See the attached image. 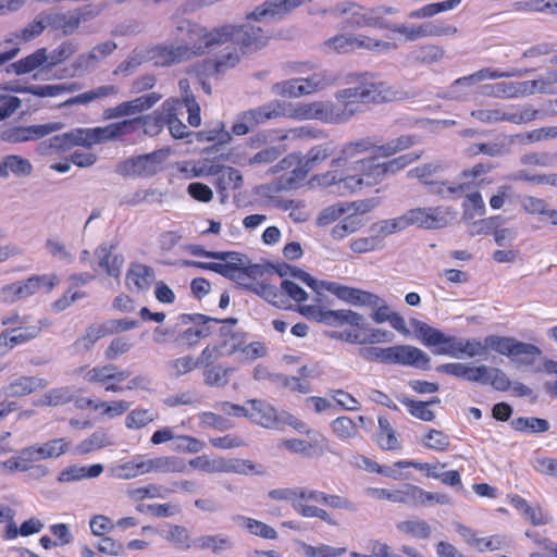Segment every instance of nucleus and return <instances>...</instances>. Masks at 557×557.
I'll list each match as a JSON object with an SVG mask.
<instances>
[{
    "label": "nucleus",
    "mask_w": 557,
    "mask_h": 557,
    "mask_svg": "<svg viewBox=\"0 0 557 557\" xmlns=\"http://www.w3.org/2000/svg\"><path fill=\"white\" fill-rule=\"evenodd\" d=\"M199 469L203 472H234L239 474H263L264 468L248 459L224 458L221 455H199L186 463L177 455L160 456L144 460L140 457L131 460H121L108 467L109 476L119 480H131L148 472H188Z\"/></svg>",
    "instance_id": "nucleus-1"
},
{
    "label": "nucleus",
    "mask_w": 557,
    "mask_h": 557,
    "mask_svg": "<svg viewBox=\"0 0 557 557\" xmlns=\"http://www.w3.org/2000/svg\"><path fill=\"white\" fill-rule=\"evenodd\" d=\"M423 151L409 152L384 162H375L374 158H363L356 162L355 174L344 175L337 169H332L312 176L311 184L321 187L337 185L341 194H351L363 187H374L382 184L413 162L418 161Z\"/></svg>",
    "instance_id": "nucleus-2"
},
{
    "label": "nucleus",
    "mask_w": 557,
    "mask_h": 557,
    "mask_svg": "<svg viewBox=\"0 0 557 557\" xmlns=\"http://www.w3.org/2000/svg\"><path fill=\"white\" fill-rule=\"evenodd\" d=\"M226 29L222 25L208 28L188 20L180 21L175 33L180 44L157 46L152 58L157 64L165 66L201 57L225 45Z\"/></svg>",
    "instance_id": "nucleus-3"
},
{
    "label": "nucleus",
    "mask_w": 557,
    "mask_h": 557,
    "mask_svg": "<svg viewBox=\"0 0 557 557\" xmlns=\"http://www.w3.org/2000/svg\"><path fill=\"white\" fill-rule=\"evenodd\" d=\"M222 28H227L225 44L231 42L234 46L232 48L226 47L216 53L213 59L206 62L215 75L224 74L236 67L243 55L261 50L269 44L270 37L258 26L223 24Z\"/></svg>",
    "instance_id": "nucleus-4"
},
{
    "label": "nucleus",
    "mask_w": 557,
    "mask_h": 557,
    "mask_svg": "<svg viewBox=\"0 0 557 557\" xmlns=\"http://www.w3.org/2000/svg\"><path fill=\"white\" fill-rule=\"evenodd\" d=\"M396 91L384 82L369 79V74L358 75L356 87L344 88L335 94L336 102H331V109L336 124L349 121L360 109V104L384 103L393 101Z\"/></svg>",
    "instance_id": "nucleus-5"
},
{
    "label": "nucleus",
    "mask_w": 557,
    "mask_h": 557,
    "mask_svg": "<svg viewBox=\"0 0 557 557\" xmlns=\"http://www.w3.org/2000/svg\"><path fill=\"white\" fill-rule=\"evenodd\" d=\"M336 150L333 140H329L311 147L306 156L289 153L278 161L277 171H285V186L287 188H297L307 177L309 172L331 158Z\"/></svg>",
    "instance_id": "nucleus-6"
},
{
    "label": "nucleus",
    "mask_w": 557,
    "mask_h": 557,
    "mask_svg": "<svg viewBox=\"0 0 557 557\" xmlns=\"http://www.w3.org/2000/svg\"><path fill=\"white\" fill-rule=\"evenodd\" d=\"M301 314L306 318L324 323L330 326H343L348 324L354 329L334 332L333 337L351 344H361L362 333L359 327L362 323V315L351 310H327L320 306H302Z\"/></svg>",
    "instance_id": "nucleus-7"
},
{
    "label": "nucleus",
    "mask_w": 557,
    "mask_h": 557,
    "mask_svg": "<svg viewBox=\"0 0 557 557\" xmlns=\"http://www.w3.org/2000/svg\"><path fill=\"white\" fill-rule=\"evenodd\" d=\"M321 287L338 299L360 307H368L373 310L372 319L376 323L387 321L393 311L380 296L356 287L346 286L337 282L322 281Z\"/></svg>",
    "instance_id": "nucleus-8"
},
{
    "label": "nucleus",
    "mask_w": 557,
    "mask_h": 557,
    "mask_svg": "<svg viewBox=\"0 0 557 557\" xmlns=\"http://www.w3.org/2000/svg\"><path fill=\"white\" fill-rule=\"evenodd\" d=\"M395 10L391 7H377L366 9L355 2H343L337 4L332 13L336 17H341L342 28H389L384 16L393 14Z\"/></svg>",
    "instance_id": "nucleus-9"
},
{
    "label": "nucleus",
    "mask_w": 557,
    "mask_h": 557,
    "mask_svg": "<svg viewBox=\"0 0 557 557\" xmlns=\"http://www.w3.org/2000/svg\"><path fill=\"white\" fill-rule=\"evenodd\" d=\"M273 276L263 265L244 264L238 271L227 278L235 282L238 286L251 290L264 298L270 304L278 307L282 302V295L277 287L271 284Z\"/></svg>",
    "instance_id": "nucleus-10"
},
{
    "label": "nucleus",
    "mask_w": 557,
    "mask_h": 557,
    "mask_svg": "<svg viewBox=\"0 0 557 557\" xmlns=\"http://www.w3.org/2000/svg\"><path fill=\"white\" fill-rule=\"evenodd\" d=\"M491 163H476L469 169H465L460 173L462 180L459 184L454 183H440L435 184L433 191L442 197H451L457 199L465 195L466 191L476 190L493 183V178L487 176L492 171Z\"/></svg>",
    "instance_id": "nucleus-11"
},
{
    "label": "nucleus",
    "mask_w": 557,
    "mask_h": 557,
    "mask_svg": "<svg viewBox=\"0 0 557 557\" xmlns=\"http://www.w3.org/2000/svg\"><path fill=\"white\" fill-rule=\"evenodd\" d=\"M59 282L60 278L55 273L34 274L25 280L4 285L1 288L2 300L13 304L39 293L49 294Z\"/></svg>",
    "instance_id": "nucleus-12"
},
{
    "label": "nucleus",
    "mask_w": 557,
    "mask_h": 557,
    "mask_svg": "<svg viewBox=\"0 0 557 557\" xmlns=\"http://www.w3.org/2000/svg\"><path fill=\"white\" fill-rule=\"evenodd\" d=\"M177 320L182 325H195V327L184 330L175 337V342L181 343L187 348L196 346L201 338L212 335L214 332L213 325H219L220 323H237V320L234 318L219 320L202 313H182L178 315Z\"/></svg>",
    "instance_id": "nucleus-13"
},
{
    "label": "nucleus",
    "mask_w": 557,
    "mask_h": 557,
    "mask_svg": "<svg viewBox=\"0 0 557 557\" xmlns=\"http://www.w3.org/2000/svg\"><path fill=\"white\" fill-rule=\"evenodd\" d=\"M129 376V372L125 370H119V368L112 363L96 366L92 368H86L84 374L85 381L92 384H101L104 386L106 392L119 393L124 389H134L141 385L143 379L136 376L132 379L126 386L122 383Z\"/></svg>",
    "instance_id": "nucleus-14"
},
{
    "label": "nucleus",
    "mask_w": 557,
    "mask_h": 557,
    "mask_svg": "<svg viewBox=\"0 0 557 557\" xmlns=\"http://www.w3.org/2000/svg\"><path fill=\"white\" fill-rule=\"evenodd\" d=\"M471 116L475 120L485 123L493 124L498 122H509L512 124H527L536 120L537 112L535 108L530 104L527 106H507V107H494L478 109L471 112Z\"/></svg>",
    "instance_id": "nucleus-15"
},
{
    "label": "nucleus",
    "mask_w": 557,
    "mask_h": 557,
    "mask_svg": "<svg viewBox=\"0 0 557 557\" xmlns=\"http://www.w3.org/2000/svg\"><path fill=\"white\" fill-rule=\"evenodd\" d=\"M169 150L127 158L116 164V173L125 177H150L163 169Z\"/></svg>",
    "instance_id": "nucleus-16"
},
{
    "label": "nucleus",
    "mask_w": 557,
    "mask_h": 557,
    "mask_svg": "<svg viewBox=\"0 0 557 557\" xmlns=\"http://www.w3.org/2000/svg\"><path fill=\"white\" fill-rule=\"evenodd\" d=\"M91 148L92 139L89 128H75L66 133L54 135L39 145V150L45 154H60L73 147Z\"/></svg>",
    "instance_id": "nucleus-17"
},
{
    "label": "nucleus",
    "mask_w": 557,
    "mask_h": 557,
    "mask_svg": "<svg viewBox=\"0 0 557 557\" xmlns=\"http://www.w3.org/2000/svg\"><path fill=\"white\" fill-rule=\"evenodd\" d=\"M221 356L216 347H205L200 352V368L203 369V382L211 387H224L234 372L233 367L218 363Z\"/></svg>",
    "instance_id": "nucleus-18"
},
{
    "label": "nucleus",
    "mask_w": 557,
    "mask_h": 557,
    "mask_svg": "<svg viewBox=\"0 0 557 557\" xmlns=\"http://www.w3.org/2000/svg\"><path fill=\"white\" fill-rule=\"evenodd\" d=\"M419 335L425 346L433 348V354L459 357L461 337L446 335L428 324L421 325Z\"/></svg>",
    "instance_id": "nucleus-19"
},
{
    "label": "nucleus",
    "mask_w": 557,
    "mask_h": 557,
    "mask_svg": "<svg viewBox=\"0 0 557 557\" xmlns=\"http://www.w3.org/2000/svg\"><path fill=\"white\" fill-rule=\"evenodd\" d=\"M211 259H218L222 262H199L186 261V264L213 271L224 277L232 276L233 273L238 271L244 264L249 263L246 255L237 251H215V255H210Z\"/></svg>",
    "instance_id": "nucleus-20"
},
{
    "label": "nucleus",
    "mask_w": 557,
    "mask_h": 557,
    "mask_svg": "<svg viewBox=\"0 0 557 557\" xmlns=\"http://www.w3.org/2000/svg\"><path fill=\"white\" fill-rule=\"evenodd\" d=\"M61 127L59 123H49L41 125H11L0 129V139L10 144H18L32 140H38L45 136L58 131Z\"/></svg>",
    "instance_id": "nucleus-21"
},
{
    "label": "nucleus",
    "mask_w": 557,
    "mask_h": 557,
    "mask_svg": "<svg viewBox=\"0 0 557 557\" xmlns=\"http://www.w3.org/2000/svg\"><path fill=\"white\" fill-rule=\"evenodd\" d=\"M408 225H418L426 230L442 228L453 218V212L445 207L416 208L406 212Z\"/></svg>",
    "instance_id": "nucleus-22"
},
{
    "label": "nucleus",
    "mask_w": 557,
    "mask_h": 557,
    "mask_svg": "<svg viewBox=\"0 0 557 557\" xmlns=\"http://www.w3.org/2000/svg\"><path fill=\"white\" fill-rule=\"evenodd\" d=\"M162 99V95L156 91L139 96L135 99L123 101L115 107L108 108L103 111L106 120H117L124 116L140 114L151 109Z\"/></svg>",
    "instance_id": "nucleus-23"
},
{
    "label": "nucleus",
    "mask_w": 557,
    "mask_h": 557,
    "mask_svg": "<svg viewBox=\"0 0 557 557\" xmlns=\"http://www.w3.org/2000/svg\"><path fill=\"white\" fill-rule=\"evenodd\" d=\"M89 129L92 146L111 140H124L137 132L136 116Z\"/></svg>",
    "instance_id": "nucleus-24"
},
{
    "label": "nucleus",
    "mask_w": 557,
    "mask_h": 557,
    "mask_svg": "<svg viewBox=\"0 0 557 557\" xmlns=\"http://www.w3.org/2000/svg\"><path fill=\"white\" fill-rule=\"evenodd\" d=\"M331 108V101L297 103L289 110L288 116L298 121L318 120L327 124H336Z\"/></svg>",
    "instance_id": "nucleus-25"
},
{
    "label": "nucleus",
    "mask_w": 557,
    "mask_h": 557,
    "mask_svg": "<svg viewBox=\"0 0 557 557\" xmlns=\"http://www.w3.org/2000/svg\"><path fill=\"white\" fill-rule=\"evenodd\" d=\"M389 364L428 370L430 368V357L418 347L395 345L391 346Z\"/></svg>",
    "instance_id": "nucleus-26"
},
{
    "label": "nucleus",
    "mask_w": 557,
    "mask_h": 557,
    "mask_svg": "<svg viewBox=\"0 0 557 557\" xmlns=\"http://www.w3.org/2000/svg\"><path fill=\"white\" fill-rule=\"evenodd\" d=\"M95 278L90 273L71 274L67 278L69 288L51 304V310L55 313L67 309L73 302L86 298L87 293L79 290V287L88 284Z\"/></svg>",
    "instance_id": "nucleus-27"
},
{
    "label": "nucleus",
    "mask_w": 557,
    "mask_h": 557,
    "mask_svg": "<svg viewBox=\"0 0 557 557\" xmlns=\"http://www.w3.org/2000/svg\"><path fill=\"white\" fill-rule=\"evenodd\" d=\"M150 442L154 445L170 443L171 448L176 453H199L202 449L201 442L187 435H176L169 426L156 431Z\"/></svg>",
    "instance_id": "nucleus-28"
},
{
    "label": "nucleus",
    "mask_w": 557,
    "mask_h": 557,
    "mask_svg": "<svg viewBox=\"0 0 557 557\" xmlns=\"http://www.w3.org/2000/svg\"><path fill=\"white\" fill-rule=\"evenodd\" d=\"M305 0H265L247 14V20L261 21L268 17H283L300 7Z\"/></svg>",
    "instance_id": "nucleus-29"
},
{
    "label": "nucleus",
    "mask_w": 557,
    "mask_h": 557,
    "mask_svg": "<svg viewBox=\"0 0 557 557\" xmlns=\"http://www.w3.org/2000/svg\"><path fill=\"white\" fill-rule=\"evenodd\" d=\"M327 446L329 441L323 434L315 430H307L305 438L285 440L278 445V448L292 453H321L327 449Z\"/></svg>",
    "instance_id": "nucleus-30"
},
{
    "label": "nucleus",
    "mask_w": 557,
    "mask_h": 557,
    "mask_svg": "<svg viewBox=\"0 0 557 557\" xmlns=\"http://www.w3.org/2000/svg\"><path fill=\"white\" fill-rule=\"evenodd\" d=\"M352 459L349 460L350 463L356 467L363 469L368 472H375L382 474L386 478L392 479H400L404 476V470L410 468L409 460H400L394 462L392 466H381L376 461L372 460L367 455H351Z\"/></svg>",
    "instance_id": "nucleus-31"
},
{
    "label": "nucleus",
    "mask_w": 557,
    "mask_h": 557,
    "mask_svg": "<svg viewBox=\"0 0 557 557\" xmlns=\"http://www.w3.org/2000/svg\"><path fill=\"white\" fill-rule=\"evenodd\" d=\"M25 455L13 456L7 461L0 462V471H26L32 478L40 479L48 472L47 468L42 465H34L46 457H52L53 455H29V458H25ZM59 457L60 455H55Z\"/></svg>",
    "instance_id": "nucleus-32"
},
{
    "label": "nucleus",
    "mask_w": 557,
    "mask_h": 557,
    "mask_svg": "<svg viewBox=\"0 0 557 557\" xmlns=\"http://www.w3.org/2000/svg\"><path fill=\"white\" fill-rule=\"evenodd\" d=\"M223 325L219 326V337L220 341L218 344L207 345L206 347H216L219 350V356H233L237 354L244 338L245 333L237 332L232 329L233 323H222Z\"/></svg>",
    "instance_id": "nucleus-33"
},
{
    "label": "nucleus",
    "mask_w": 557,
    "mask_h": 557,
    "mask_svg": "<svg viewBox=\"0 0 557 557\" xmlns=\"http://www.w3.org/2000/svg\"><path fill=\"white\" fill-rule=\"evenodd\" d=\"M48 382L37 376L22 375L12 380L5 387L4 392L10 397H25L37 391L46 388Z\"/></svg>",
    "instance_id": "nucleus-34"
},
{
    "label": "nucleus",
    "mask_w": 557,
    "mask_h": 557,
    "mask_svg": "<svg viewBox=\"0 0 557 557\" xmlns=\"http://www.w3.org/2000/svg\"><path fill=\"white\" fill-rule=\"evenodd\" d=\"M410 468L425 472V475L429 478L438 479L443 484L451 487L459 486V488H462L461 478L457 470L443 471L445 465L440 463L431 465L428 462L417 461H410Z\"/></svg>",
    "instance_id": "nucleus-35"
},
{
    "label": "nucleus",
    "mask_w": 557,
    "mask_h": 557,
    "mask_svg": "<svg viewBox=\"0 0 557 557\" xmlns=\"http://www.w3.org/2000/svg\"><path fill=\"white\" fill-rule=\"evenodd\" d=\"M153 280V269L141 263H132L126 272V286L131 290H148Z\"/></svg>",
    "instance_id": "nucleus-36"
},
{
    "label": "nucleus",
    "mask_w": 557,
    "mask_h": 557,
    "mask_svg": "<svg viewBox=\"0 0 557 557\" xmlns=\"http://www.w3.org/2000/svg\"><path fill=\"white\" fill-rule=\"evenodd\" d=\"M374 148V140L371 137H363L344 144L339 154L331 161V166H339L343 162L355 159L358 156L371 153Z\"/></svg>",
    "instance_id": "nucleus-37"
},
{
    "label": "nucleus",
    "mask_w": 557,
    "mask_h": 557,
    "mask_svg": "<svg viewBox=\"0 0 557 557\" xmlns=\"http://www.w3.org/2000/svg\"><path fill=\"white\" fill-rule=\"evenodd\" d=\"M418 141L419 138L416 135H401L382 145H377L374 141V148L371 151L373 156L371 158H374L375 160L376 158L393 157L396 153L414 146Z\"/></svg>",
    "instance_id": "nucleus-38"
},
{
    "label": "nucleus",
    "mask_w": 557,
    "mask_h": 557,
    "mask_svg": "<svg viewBox=\"0 0 557 557\" xmlns=\"http://www.w3.org/2000/svg\"><path fill=\"white\" fill-rule=\"evenodd\" d=\"M50 26L48 13H39L21 30L12 34V37L5 38L4 42L9 44L13 40L18 42H29L39 37L47 27Z\"/></svg>",
    "instance_id": "nucleus-39"
},
{
    "label": "nucleus",
    "mask_w": 557,
    "mask_h": 557,
    "mask_svg": "<svg viewBox=\"0 0 557 557\" xmlns=\"http://www.w3.org/2000/svg\"><path fill=\"white\" fill-rule=\"evenodd\" d=\"M102 472L103 466L101 463H95L91 466L74 463L60 472L58 481L73 483L98 478Z\"/></svg>",
    "instance_id": "nucleus-40"
},
{
    "label": "nucleus",
    "mask_w": 557,
    "mask_h": 557,
    "mask_svg": "<svg viewBox=\"0 0 557 557\" xmlns=\"http://www.w3.org/2000/svg\"><path fill=\"white\" fill-rule=\"evenodd\" d=\"M194 547L196 549L210 550L213 555H221L233 549L234 542L231 536L223 533L201 535L194 539Z\"/></svg>",
    "instance_id": "nucleus-41"
},
{
    "label": "nucleus",
    "mask_w": 557,
    "mask_h": 557,
    "mask_svg": "<svg viewBox=\"0 0 557 557\" xmlns=\"http://www.w3.org/2000/svg\"><path fill=\"white\" fill-rule=\"evenodd\" d=\"M107 336H109V333L104 322L92 323L79 337L76 338L73 343V347L76 352H88L94 348L98 341Z\"/></svg>",
    "instance_id": "nucleus-42"
},
{
    "label": "nucleus",
    "mask_w": 557,
    "mask_h": 557,
    "mask_svg": "<svg viewBox=\"0 0 557 557\" xmlns=\"http://www.w3.org/2000/svg\"><path fill=\"white\" fill-rule=\"evenodd\" d=\"M379 428L375 433V442L383 450H397L400 448V440L392 425L391 421L385 417H379Z\"/></svg>",
    "instance_id": "nucleus-43"
},
{
    "label": "nucleus",
    "mask_w": 557,
    "mask_h": 557,
    "mask_svg": "<svg viewBox=\"0 0 557 557\" xmlns=\"http://www.w3.org/2000/svg\"><path fill=\"white\" fill-rule=\"evenodd\" d=\"M41 322L38 321L32 325L15 326L11 330H4L1 333H5L8 346L12 350L15 346L36 338L41 333Z\"/></svg>",
    "instance_id": "nucleus-44"
},
{
    "label": "nucleus",
    "mask_w": 557,
    "mask_h": 557,
    "mask_svg": "<svg viewBox=\"0 0 557 557\" xmlns=\"http://www.w3.org/2000/svg\"><path fill=\"white\" fill-rule=\"evenodd\" d=\"M33 171V165L28 159L17 154L5 156L0 161V177H8L10 174L15 176H28Z\"/></svg>",
    "instance_id": "nucleus-45"
},
{
    "label": "nucleus",
    "mask_w": 557,
    "mask_h": 557,
    "mask_svg": "<svg viewBox=\"0 0 557 557\" xmlns=\"http://www.w3.org/2000/svg\"><path fill=\"white\" fill-rule=\"evenodd\" d=\"M42 65L48 66V53L46 48H39L27 57L11 64L16 75L28 74Z\"/></svg>",
    "instance_id": "nucleus-46"
},
{
    "label": "nucleus",
    "mask_w": 557,
    "mask_h": 557,
    "mask_svg": "<svg viewBox=\"0 0 557 557\" xmlns=\"http://www.w3.org/2000/svg\"><path fill=\"white\" fill-rule=\"evenodd\" d=\"M483 94L488 97L511 99L522 96V82H498L483 86Z\"/></svg>",
    "instance_id": "nucleus-47"
},
{
    "label": "nucleus",
    "mask_w": 557,
    "mask_h": 557,
    "mask_svg": "<svg viewBox=\"0 0 557 557\" xmlns=\"http://www.w3.org/2000/svg\"><path fill=\"white\" fill-rule=\"evenodd\" d=\"M162 109L165 111V125L171 135L176 139L186 138L190 133L187 126L177 117L176 102L168 99L162 103Z\"/></svg>",
    "instance_id": "nucleus-48"
},
{
    "label": "nucleus",
    "mask_w": 557,
    "mask_h": 557,
    "mask_svg": "<svg viewBox=\"0 0 557 557\" xmlns=\"http://www.w3.org/2000/svg\"><path fill=\"white\" fill-rule=\"evenodd\" d=\"M137 132L143 131L144 135L157 136L165 125V111L157 110L151 114L136 116Z\"/></svg>",
    "instance_id": "nucleus-49"
},
{
    "label": "nucleus",
    "mask_w": 557,
    "mask_h": 557,
    "mask_svg": "<svg viewBox=\"0 0 557 557\" xmlns=\"http://www.w3.org/2000/svg\"><path fill=\"white\" fill-rule=\"evenodd\" d=\"M541 356L542 350L536 345L516 339L509 359L523 366H533Z\"/></svg>",
    "instance_id": "nucleus-50"
},
{
    "label": "nucleus",
    "mask_w": 557,
    "mask_h": 557,
    "mask_svg": "<svg viewBox=\"0 0 557 557\" xmlns=\"http://www.w3.org/2000/svg\"><path fill=\"white\" fill-rule=\"evenodd\" d=\"M396 528L400 533L418 540H426L432 533L431 525L418 517L399 521L396 523Z\"/></svg>",
    "instance_id": "nucleus-51"
},
{
    "label": "nucleus",
    "mask_w": 557,
    "mask_h": 557,
    "mask_svg": "<svg viewBox=\"0 0 557 557\" xmlns=\"http://www.w3.org/2000/svg\"><path fill=\"white\" fill-rule=\"evenodd\" d=\"M249 403L250 410H248V414L255 422L265 428H270L275 423L276 411L271 405L256 399L250 400Z\"/></svg>",
    "instance_id": "nucleus-52"
},
{
    "label": "nucleus",
    "mask_w": 557,
    "mask_h": 557,
    "mask_svg": "<svg viewBox=\"0 0 557 557\" xmlns=\"http://www.w3.org/2000/svg\"><path fill=\"white\" fill-rule=\"evenodd\" d=\"M461 203L462 218L473 220L476 216H483L486 212L485 203L479 190L466 191Z\"/></svg>",
    "instance_id": "nucleus-53"
},
{
    "label": "nucleus",
    "mask_w": 557,
    "mask_h": 557,
    "mask_svg": "<svg viewBox=\"0 0 557 557\" xmlns=\"http://www.w3.org/2000/svg\"><path fill=\"white\" fill-rule=\"evenodd\" d=\"M162 537L170 542L177 549H189L194 547V539L187 528L178 524H170L166 531L161 533Z\"/></svg>",
    "instance_id": "nucleus-54"
},
{
    "label": "nucleus",
    "mask_w": 557,
    "mask_h": 557,
    "mask_svg": "<svg viewBox=\"0 0 557 557\" xmlns=\"http://www.w3.org/2000/svg\"><path fill=\"white\" fill-rule=\"evenodd\" d=\"M119 94V88L114 85H103L99 86L92 90L85 91L77 96H74L67 99L63 106H73V104H87L92 102L96 99L106 98L110 96H115Z\"/></svg>",
    "instance_id": "nucleus-55"
},
{
    "label": "nucleus",
    "mask_w": 557,
    "mask_h": 557,
    "mask_svg": "<svg viewBox=\"0 0 557 557\" xmlns=\"http://www.w3.org/2000/svg\"><path fill=\"white\" fill-rule=\"evenodd\" d=\"M282 114L283 112L280 104H265L245 112L244 117L246 121L250 122L252 126H256L268 120L275 119Z\"/></svg>",
    "instance_id": "nucleus-56"
},
{
    "label": "nucleus",
    "mask_w": 557,
    "mask_h": 557,
    "mask_svg": "<svg viewBox=\"0 0 557 557\" xmlns=\"http://www.w3.org/2000/svg\"><path fill=\"white\" fill-rule=\"evenodd\" d=\"M73 401V393L70 387L52 388L38 399L36 406H61Z\"/></svg>",
    "instance_id": "nucleus-57"
},
{
    "label": "nucleus",
    "mask_w": 557,
    "mask_h": 557,
    "mask_svg": "<svg viewBox=\"0 0 557 557\" xmlns=\"http://www.w3.org/2000/svg\"><path fill=\"white\" fill-rule=\"evenodd\" d=\"M267 355V347L261 342L247 343L246 337L244 338L236 358L239 362L248 363Z\"/></svg>",
    "instance_id": "nucleus-58"
},
{
    "label": "nucleus",
    "mask_w": 557,
    "mask_h": 557,
    "mask_svg": "<svg viewBox=\"0 0 557 557\" xmlns=\"http://www.w3.org/2000/svg\"><path fill=\"white\" fill-rule=\"evenodd\" d=\"M113 444L112 437L104 430L95 431L88 438L79 444L81 453H94L104 449Z\"/></svg>",
    "instance_id": "nucleus-59"
},
{
    "label": "nucleus",
    "mask_w": 557,
    "mask_h": 557,
    "mask_svg": "<svg viewBox=\"0 0 557 557\" xmlns=\"http://www.w3.org/2000/svg\"><path fill=\"white\" fill-rule=\"evenodd\" d=\"M508 76H510L509 73L503 72L500 70L484 67V69H481L470 75L457 78L453 85L454 86L472 85V84H475L479 82H483L485 79H496V78L508 77Z\"/></svg>",
    "instance_id": "nucleus-60"
},
{
    "label": "nucleus",
    "mask_w": 557,
    "mask_h": 557,
    "mask_svg": "<svg viewBox=\"0 0 557 557\" xmlns=\"http://www.w3.org/2000/svg\"><path fill=\"white\" fill-rule=\"evenodd\" d=\"M50 27L61 29L64 35L74 33L81 24L77 15H67L63 13H48Z\"/></svg>",
    "instance_id": "nucleus-61"
},
{
    "label": "nucleus",
    "mask_w": 557,
    "mask_h": 557,
    "mask_svg": "<svg viewBox=\"0 0 557 557\" xmlns=\"http://www.w3.org/2000/svg\"><path fill=\"white\" fill-rule=\"evenodd\" d=\"M300 547L305 557H341L347 553L346 547H334L326 544L313 546L301 542Z\"/></svg>",
    "instance_id": "nucleus-62"
},
{
    "label": "nucleus",
    "mask_w": 557,
    "mask_h": 557,
    "mask_svg": "<svg viewBox=\"0 0 557 557\" xmlns=\"http://www.w3.org/2000/svg\"><path fill=\"white\" fill-rule=\"evenodd\" d=\"M511 426L516 431L520 432H531V433H542L549 429V424L545 419L541 418H523L519 417L511 421Z\"/></svg>",
    "instance_id": "nucleus-63"
},
{
    "label": "nucleus",
    "mask_w": 557,
    "mask_h": 557,
    "mask_svg": "<svg viewBox=\"0 0 557 557\" xmlns=\"http://www.w3.org/2000/svg\"><path fill=\"white\" fill-rule=\"evenodd\" d=\"M333 433L342 441H347L357 435V425L349 417H338L331 423Z\"/></svg>",
    "instance_id": "nucleus-64"
}]
</instances>
